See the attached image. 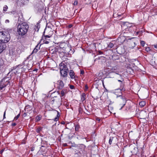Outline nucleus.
Wrapping results in <instances>:
<instances>
[{
	"label": "nucleus",
	"mask_w": 157,
	"mask_h": 157,
	"mask_svg": "<svg viewBox=\"0 0 157 157\" xmlns=\"http://www.w3.org/2000/svg\"><path fill=\"white\" fill-rule=\"evenodd\" d=\"M29 28L28 24L25 22L19 24L17 27V32L19 35H25L27 32Z\"/></svg>",
	"instance_id": "f257e3e1"
},
{
	"label": "nucleus",
	"mask_w": 157,
	"mask_h": 157,
	"mask_svg": "<svg viewBox=\"0 0 157 157\" xmlns=\"http://www.w3.org/2000/svg\"><path fill=\"white\" fill-rule=\"evenodd\" d=\"M117 91L115 92L116 94L117 95V98L118 103L120 106H121L120 110L124 106L126 103V100L124 97L121 96L122 92L120 89H118Z\"/></svg>",
	"instance_id": "f03ea898"
},
{
	"label": "nucleus",
	"mask_w": 157,
	"mask_h": 157,
	"mask_svg": "<svg viewBox=\"0 0 157 157\" xmlns=\"http://www.w3.org/2000/svg\"><path fill=\"white\" fill-rule=\"evenodd\" d=\"M10 39V35L6 31L0 32V41L5 44L9 42Z\"/></svg>",
	"instance_id": "7ed1b4c3"
},
{
	"label": "nucleus",
	"mask_w": 157,
	"mask_h": 157,
	"mask_svg": "<svg viewBox=\"0 0 157 157\" xmlns=\"http://www.w3.org/2000/svg\"><path fill=\"white\" fill-rule=\"evenodd\" d=\"M61 64H62V63ZM60 72L61 75L63 77L66 76L67 75V73L68 71L67 67L65 64H63L62 65L60 68Z\"/></svg>",
	"instance_id": "20e7f679"
},
{
	"label": "nucleus",
	"mask_w": 157,
	"mask_h": 157,
	"mask_svg": "<svg viewBox=\"0 0 157 157\" xmlns=\"http://www.w3.org/2000/svg\"><path fill=\"white\" fill-rule=\"evenodd\" d=\"M5 66L3 60L0 58V71L1 72L4 71L5 69Z\"/></svg>",
	"instance_id": "39448f33"
},
{
	"label": "nucleus",
	"mask_w": 157,
	"mask_h": 157,
	"mask_svg": "<svg viewBox=\"0 0 157 157\" xmlns=\"http://www.w3.org/2000/svg\"><path fill=\"white\" fill-rule=\"evenodd\" d=\"M5 82V79H3L0 82V90H1L3 88L5 87L8 84L9 82L7 81H6L5 83L4 84V83Z\"/></svg>",
	"instance_id": "423d86ee"
},
{
	"label": "nucleus",
	"mask_w": 157,
	"mask_h": 157,
	"mask_svg": "<svg viewBox=\"0 0 157 157\" xmlns=\"http://www.w3.org/2000/svg\"><path fill=\"white\" fill-rule=\"evenodd\" d=\"M28 1L29 0H17V3L21 6H23L26 4Z\"/></svg>",
	"instance_id": "0eeeda50"
},
{
	"label": "nucleus",
	"mask_w": 157,
	"mask_h": 157,
	"mask_svg": "<svg viewBox=\"0 0 157 157\" xmlns=\"http://www.w3.org/2000/svg\"><path fill=\"white\" fill-rule=\"evenodd\" d=\"M57 85H58V88L60 89H62L63 87L64 84L61 80H59L57 82Z\"/></svg>",
	"instance_id": "6e6552de"
},
{
	"label": "nucleus",
	"mask_w": 157,
	"mask_h": 157,
	"mask_svg": "<svg viewBox=\"0 0 157 157\" xmlns=\"http://www.w3.org/2000/svg\"><path fill=\"white\" fill-rule=\"evenodd\" d=\"M6 48V44L0 42V53H1Z\"/></svg>",
	"instance_id": "1a4fd4ad"
},
{
	"label": "nucleus",
	"mask_w": 157,
	"mask_h": 157,
	"mask_svg": "<svg viewBox=\"0 0 157 157\" xmlns=\"http://www.w3.org/2000/svg\"><path fill=\"white\" fill-rule=\"evenodd\" d=\"M117 140V138L116 137H110L109 140V143L110 144H111L113 143H115V141Z\"/></svg>",
	"instance_id": "9d476101"
},
{
	"label": "nucleus",
	"mask_w": 157,
	"mask_h": 157,
	"mask_svg": "<svg viewBox=\"0 0 157 157\" xmlns=\"http://www.w3.org/2000/svg\"><path fill=\"white\" fill-rule=\"evenodd\" d=\"M69 75L71 78H75V73L72 70H70L69 72Z\"/></svg>",
	"instance_id": "9b49d317"
},
{
	"label": "nucleus",
	"mask_w": 157,
	"mask_h": 157,
	"mask_svg": "<svg viewBox=\"0 0 157 157\" xmlns=\"http://www.w3.org/2000/svg\"><path fill=\"white\" fill-rule=\"evenodd\" d=\"M152 60L154 61V63L157 64V56L154 57H153L152 59Z\"/></svg>",
	"instance_id": "f8f14e48"
},
{
	"label": "nucleus",
	"mask_w": 157,
	"mask_h": 157,
	"mask_svg": "<svg viewBox=\"0 0 157 157\" xmlns=\"http://www.w3.org/2000/svg\"><path fill=\"white\" fill-rule=\"evenodd\" d=\"M146 104V102L144 101H141L139 103L140 106L141 107H143Z\"/></svg>",
	"instance_id": "ddd939ff"
},
{
	"label": "nucleus",
	"mask_w": 157,
	"mask_h": 157,
	"mask_svg": "<svg viewBox=\"0 0 157 157\" xmlns=\"http://www.w3.org/2000/svg\"><path fill=\"white\" fill-rule=\"evenodd\" d=\"M86 96L85 94L84 93L82 95L81 100L82 101L85 100Z\"/></svg>",
	"instance_id": "4468645a"
},
{
	"label": "nucleus",
	"mask_w": 157,
	"mask_h": 157,
	"mask_svg": "<svg viewBox=\"0 0 157 157\" xmlns=\"http://www.w3.org/2000/svg\"><path fill=\"white\" fill-rule=\"evenodd\" d=\"M66 93V91L65 90H63L61 91V95L62 97L64 96L65 93Z\"/></svg>",
	"instance_id": "2eb2a0df"
},
{
	"label": "nucleus",
	"mask_w": 157,
	"mask_h": 157,
	"mask_svg": "<svg viewBox=\"0 0 157 157\" xmlns=\"http://www.w3.org/2000/svg\"><path fill=\"white\" fill-rule=\"evenodd\" d=\"M57 115V117H56L54 118V120L55 121H57L58 120V117L60 116V115L59 114V113L57 111H56Z\"/></svg>",
	"instance_id": "dca6fc26"
},
{
	"label": "nucleus",
	"mask_w": 157,
	"mask_h": 157,
	"mask_svg": "<svg viewBox=\"0 0 157 157\" xmlns=\"http://www.w3.org/2000/svg\"><path fill=\"white\" fill-rule=\"evenodd\" d=\"M113 45L114 44L113 43L110 42L108 44V47L109 48H112L113 47Z\"/></svg>",
	"instance_id": "f3484780"
},
{
	"label": "nucleus",
	"mask_w": 157,
	"mask_h": 157,
	"mask_svg": "<svg viewBox=\"0 0 157 157\" xmlns=\"http://www.w3.org/2000/svg\"><path fill=\"white\" fill-rule=\"evenodd\" d=\"M8 8V7L6 5L3 8V11H6L7 10Z\"/></svg>",
	"instance_id": "a211bd4d"
},
{
	"label": "nucleus",
	"mask_w": 157,
	"mask_h": 157,
	"mask_svg": "<svg viewBox=\"0 0 157 157\" xmlns=\"http://www.w3.org/2000/svg\"><path fill=\"white\" fill-rule=\"evenodd\" d=\"M20 116V114L19 113V114H18L17 116H16V117H15L14 118V120H17V119Z\"/></svg>",
	"instance_id": "6ab92c4d"
},
{
	"label": "nucleus",
	"mask_w": 157,
	"mask_h": 157,
	"mask_svg": "<svg viewBox=\"0 0 157 157\" xmlns=\"http://www.w3.org/2000/svg\"><path fill=\"white\" fill-rule=\"evenodd\" d=\"M140 44L142 46H144L145 44V42L144 41H141L140 42Z\"/></svg>",
	"instance_id": "aec40b11"
},
{
	"label": "nucleus",
	"mask_w": 157,
	"mask_h": 157,
	"mask_svg": "<svg viewBox=\"0 0 157 157\" xmlns=\"http://www.w3.org/2000/svg\"><path fill=\"white\" fill-rule=\"evenodd\" d=\"M79 126L78 125H76L75 129V130L78 131V129H79Z\"/></svg>",
	"instance_id": "412c9836"
},
{
	"label": "nucleus",
	"mask_w": 157,
	"mask_h": 157,
	"mask_svg": "<svg viewBox=\"0 0 157 157\" xmlns=\"http://www.w3.org/2000/svg\"><path fill=\"white\" fill-rule=\"evenodd\" d=\"M145 50L147 52H148L151 50V49H150L149 47H147L145 48Z\"/></svg>",
	"instance_id": "4be33fe9"
},
{
	"label": "nucleus",
	"mask_w": 157,
	"mask_h": 157,
	"mask_svg": "<svg viewBox=\"0 0 157 157\" xmlns=\"http://www.w3.org/2000/svg\"><path fill=\"white\" fill-rule=\"evenodd\" d=\"M78 3V1L77 0H75L74 2L73 5L75 6L77 5Z\"/></svg>",
	"instance_id": "5701e85b"
},
{
	"label": "nucleus",
	"mask_w": 157,
	"mask_h": 157,
	"mask_svg": "<svg viewBox=\"0 0 157 157\" xmlns=\"http://www.w3.org/2000/svg\"><path fill=\"white\" fill-rule=\"evenodd\" d=\"M10 22V21L8 20L7 19L5 20V23L6 24Z\"/></svg>",
	"instance_id": "b1692460"
},
{
	"label": "nucleus",
	"mask_w": 157,
	"mask_h": 157,
	"mask_svg": "<svg viewBox=\"0 0 157 157\" xmlns=\"http://www.w3.org/2000/svg\"><path fill=\"white\" fill-rule=\"evenodd\" d=\"M84 71L83 70H81L80 71V74H81L83 75L84 74Z\"/></svg>",
	"instance_id": "393cba45"
},
{
	"label": "nucleus",
	"mask_w": 157,
	"mask_h": 157,
	"mask_svg": "<svg viewBox=\"0 0 157 157\" xmlns=\"http://www.w3.org/2000/svg\"><path fill=\"white\" fill-rule=\"evenodd\" d=\"M88 89V87L87 86V85H86L85 86V91H86Z\"/></svg>",
	"instance_id": "a878e982"
},
{
	"label": "nucleus",
	"mask_w": 157,
	"mask_h": 157,
	"mask_svg": "<svg viewBox=\"0 0 157 157\" xmlns=\"http://www.w3.org/2000/svg\"><path fill=\"white\" fill-rule=\"evenodd\" d=\"M70 88H71V89H74V86H73V85H71L70 86Z\"/></svg>",
	"instance_id": "bb28decb"
},
{
	"label": "nucleus",
	"mask_w": 157,
	"mask_h": 157,
	"mask_svg": "<svg viewBox=\"0 0 157 157\" xmlns=\"http://www.w3.org/2000/svg\"><path fill=\"white\" fill-rule=\"evenodd\" d=\"M15 69H17V70H18V67H13V70H15Z\"/></svg>",
	"instance_id": "cd10ccee"
},
{
	"label": "nucleus",
	"mask_w": 157,
	"mask_h": 157,
	"mask_svg": "<svg viewBox=\"0 0 157 157\" xmlns=\"http://www.w3.org/2000/svg\"><path fill=\"white\" fill-rule=\"evenodd\" d=\"M82 109L80 107L79 109V113H81L82 112Z\"/></svg>",
	"instance_id": "c85d7f7f"
},
{
	"label": "nucleus",
	"mask_w": 157,
	"mask_h": 157,
	"mask_svg": "<svg viewBox=\"0 0 157 157\" xmlns=\"http://www.w3.org/2000/svg\"><path fill=\"white\" fill-rule=\"evenodd\" d=\"M153 46H154V47L155 48L157 49V44H155V45H153Z\"/></svg>",
	"instance_id": "c756f323"
},
{
	"label": "nucleus",
	"mask_w": 157,
	"mask_h": 157,
	"mask_svg": "<svg viewBox=\"0 0 157 157\" xmlns=\"http://www.w3.org/2000/svg\"><path fill=\"white\" fill-rule=\"evenodd\" d=\"M45 39H46V38H50V36L48 35H46L45 36Z\"/></svg>",
	"instance_id": "7c9ffc66"
},
{
	"label": "nucleus",
	"mask_w": 157,
	"mask_h": 157,
	"mask_svg": "<svg viewBox=\"0 0 157 157\" xmlns=\"http://www.w3.org/2000/svg\"><path fill=\"white\" fill-rule=\"evenodd\" d=\"M6 111H5L3 115V118H5Z\"/></svg>",
	"instance_id": "2f4dec72"
},
{
	"label": "nucleus",
	"mask_w": 157,
	"mask_h": 157,
	"mask_svg": "<svg viewBox=\"0 0 157 157\" xmlns=\"http://www.w3.org/2000/svg\"><path fill=\"white\" fill-rule=\"evenodd\" d=\"M4 151V150L3 149L2 150L0 151V153H1V154H2V152H3Z\"/></svg>",
	"instance_id": "473e14b6"
},
{
	"label": "nucleus",
	"mask_w": 157,
	"mask_h": 157,
	"mask_svg": "<svg viewBox=\"0 0 157 157\" xmlns=\"http://www.w3.org/2000/svg\"><path fill=\"white\" fill-rule=\"evenodd\" d=\"M49 42L48 41H45L44 42V43L45 44H48Z\"/></svg>",
	"instance_id": "72a5a7b5"
},
{
	"label": "nucleus",
	"mask_w": 157,
	"mask_h": 157,
	"mask_svg": "<svg viewBox=\"0 0 157 157\" xmlns=\"http://www.w3.org/2000/svg\"><path fill=\"white\" fill-rule=\"evenodd\" d=\"M16 125V124L15 123H13L12 124V125L13 126H15Z\"/></svg>",
	"instance_id": "f704fd0d"
},
{
	"label": "nucleus",
	"mask_w": 157,
	"mask_h": 157,
	"mask_svg": "<svg viewBox=\"0 0 157 157\" xmlns=\"http://www.w3.org/2000/svg\"><path fill=\"white\" fill-rule=\"evenodd\" d=\"M143 113V114H146V113L145 112H143V113H141V114H142Z\"/></svg>",
	"instance_id": "c9c22d12"
},
{
	"label": "nucleus",
	"mask_w": 157,
	"mask_h": 157,
	"mask_svg": "<svg viewBox=\"0 0 157 157\" xmlns=\"http://www.w3.org/2000/svg\"><path fill=\"white\" fill-rule=\"evenodd\" d=\"M72 25H69V28H71V27H72Z\"/></svg>",
	"instance_id": "e433bc0d"
},
{
	"label": "nucleus",
	"mask_w": 157,
	"mask_h": 157,
	"mask_svg": "<svg viewBox=\"0 0 157 157\" xmlns=\"http://www.w3.org/2000/svg\"><path fill=\"white\" fill-rule=\"evenodd\" d=\"M33 52H36L37 51H36V50L35 49H34V50H33Z\"/></svg>",
	"instance_id": "4c0bfd02"
},
{
	"label": "nucleus",
	"mask_w": 157,
	"mask_h": 157,
	"mask_svg": "<svg viewBox=\"0 0 157 157\" xmlns=\"http://www.w3.org/2000/svg\"><path fill=\"white\" fill-rule=\"evenodd\" d=\"M128 24V22H126L125 23V25H128V24Z\"/></svg>",
	"instance_id": "58836bf2"
},
{
	"label": "nucleus",
	"mask_w": 157,
	"mask_h": 157,
	"mask_svg": "<svg viewBox=\"0 0 157 157\" xmlns=\"http://www.w3.org/2000/svg\"><path fill=\"white\" fill-rule=\"evenodd\" d=\"M118 81L119 82H122V81L121 80H118Z\"/></svg>",
	"instance_id": "ea45409f"
},
{
	"label": "nucleus",
	"mask_w": 157,
	"mask_h": 157,
	"mask_svg": "<svg viewBox=\"0 0 157 157\" xmlns=\"http://www.w3.org/2000/svg\"><path fill=\"white\" fill-rule=\"evenodd\" d=\"M40 120V118L38 117V119H37V120Z\"/></svg>",
	"instance_id": "a19ab883"
},
{
	"label": "nucleus",
	"mask_w": 157,
	"mask_h": 157,
	"mask_svg": "<svg viewBox=\"0 0 157 157\" xmlns=\"http://www.w3.org/2000/svg\"><path fill=\"white\" fill-rule=\"evenodd\" d=\"M118 16H121V14H118Z\"/></svg>",
	"instance_id": "79ce46f5"
},
{
	"label": "nucleus",
	"mask_w": 157,
	"mask_h": 157,
	"mask_svg": "<svg viewBox=\"0 0 157 157\" xmlns=\"http://www.w3.org/2000/svg\"><path fill=\"white\" fill-rule=\"evenodd\" d=\"M18 51H19V50H18ZM19 54L20 53H21V51L20 50L19 51Z\"/></svg>",
	"instance_id": "37998d69"
},
{
	"label": "nucleus",
	"mask_w": 157,
	"mask_h": 157,
	"mask_svg": "<svg viewBox=\"0 0 157 157\" xmlns=\"http://www.w3.org/2000/svg\"><path fill=\"white\" fill-rule=\"evenodd\" d=\"M97 120L98 121H100V120L98 118L97 119Z\"/></svg>",
	"instance_id": "c03bdc74"
},
{
	"label": "nucleus",
	"mask_w": 157,
	"mask_h": 157,
	"mask_svg": "<svg viewBox=\"0 0 157 157\" xmlns=\"http://www.w3.org/2000/svg\"><path fill=\"white\" fill-rule=\"evenodd\" d=\"M145 118V117H142V118Z\"/></svg>",
	"instance_id": "a18cd8bd"
},
{
	"label": "nucleus",
	"mask_w": 157,
	"mask_h": 157,
	"mask_svg": "<svg viewBox=\"0 0 157 157\" xmlns=\"http://www.w3.org/2000/svg\"><path fill=\"white\" fill-rule=\"evenodd\" d=\"M113 16H114V17L115 16V14H114L113 15Z\"/></svg>",
	"instance_id": "49530a36"
}]
</instances>
